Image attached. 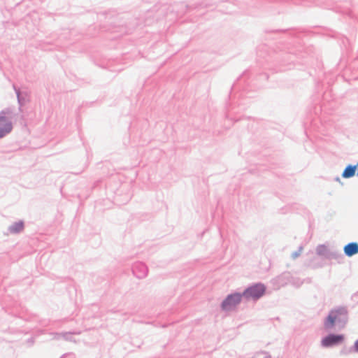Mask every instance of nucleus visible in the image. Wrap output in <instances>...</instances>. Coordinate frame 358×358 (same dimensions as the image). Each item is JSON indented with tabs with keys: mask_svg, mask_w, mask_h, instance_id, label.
<instances>
[{
	"mask_svg": "<svg viewBox=\"0 0 358 358\" xmlns=\"http://www.w3.org/2000/svg\"><path fill=\"white\" fill-rule=\"evenodd\" d=\"M266 292L264 284L257 283L248 287L243 293V296L248 299L257 300L262 297Z\"/></svg>",
	"mask_w": 358,
	"mask_h": 358,
	"instance_id": "f03ea898",
	"label": "nucleus"
},
{
	"mask_svg": "<svg viewBox=\"0 0 358 358\" xmlns=\"http://www.w3.org/2000/svg\"><path fill=\"white\" fill-rule=\"evenodd\" d=\"M357 167H358V163L357 165H355V166H352V165L348 166L343 171V172L342 173V177L344 178H349L354 176Z\"/></svg>",
	"mask_w": 358,
	"mask_h": 358,
	"instance_id": "0eeeda50",
	"label": "nucleus"
},
{
	"mask_svg": "<svg viewBox=\"0 0 358 358\" xmlns=\"http://www.w3.org/2000/svg\"><path fill=\"white\" fill-rule=\"evenodd\" d=\"M357 175H358V169H357Z\"/></svg>",
	"mask_w": 358,
	"mask_h": 358,
	"instance_id": "9d476101",
	"label": "nucleus"
},
{
	"mask_svg": "<svg viewBox=\"0 0 358 358\" xmlns=\"http://www.w3.org/2000/svg\"><path fill=\"white\" fill-rule=\"evenodd\" d=\"M343 340L344 336L343 335L331 334L322 340V346L327 348L340 343L343 342Z\"/></svg>",
	"mask_w": 358,
	"mask_h": 358,
	"instance_id": "20e7f679",
	"label": "nucleus"
},
{
	"mask_svg": "<svg viewBox=\"0 0 358 358\" xmlns=\"http://www.w3.org/2000/svg\"><path fill=\"white\" fill-rule=\"evenodd\" d=\"M24 228V224L22 222H18L13 224L10 227V230L13 233H17L21 231Z\"/></svg>",
	"mask_w": 358,
	"mask_h": 358,
	"instance_id": "6e6552de",
	"label": "nucleus"
},
{
	"mask_svg": "<svg viewBox=\"0 0 358 358\" xmlns=\"http://www.w3.org/2000/svg\"><path fill=\"white\" fill-rule=\"evenodd\" d=\"M344 252L348 256L351 257L358 253V244L357 243H350L344 247Z\"/></svg>",
	"mask_w": 358,
	"mask_h": 358,
	"instance_id": "423d86ee",
	"label": "nucleus"
},
{
	"mask_svg": "<svg viewBox=\"0 0 358 358\" xmlns=\"http://www.w3.org/2000/svg\"><path fill=\"white\" fill-rule=\"evenodd\" d=\"M354 348L356 352H358V340L355 342Z\"/></svg>",
	"mask_w": 358,
	"mask_h": 358,
	"instance_id": "1a4fd4ad",
	"label": "nucleus"
},
{
	"mask_svg": "<svg viewBox=\"0 0 358 358\" xmlns=\"http://www.w3.org/2000/svg\"><path fill=\"white\" fill-rule=\"evenodd\" d=\"M12 128V124L9 120L2 114H0V138L10 132Z\"/></svg>",
	"mask_w": 358,
	"mask_h": 358,
	"instance_id": "39448f33",
	"label": "nucleus"
},
{
	"mask_svg": "<svg viewBox=\"0 0 358 358\" xmlns=\"http://www.w3.org/2000/svg\"><path fill=\"white\" fill-rule=\"evenodd\" d=\"M347 320V311L345 308H341L333 310L328 315L327 320L324 322V326L327 329L332 327L334 324L338 322H345Z\"/></svg>",
	"mask_w": 358,
	"mask_h": 358,
	"instance_id": "f257e3e1",
	"label": "nucleus"
},
{
	"mask_svg": "<svg viewBox=\"0 0 358 358\" xmlns=\"http://www.w3.org/2000/svg\"><path fill=\"white\" fill-rule=\"evenodd\" d=\"M243 294L234 293L229 295L222 303V308L224 310H229L236 307L241 301Z\"/></svg>",
	"mask_w": 358,
	"mask_h": 358,
	"instance_id": "7ed1b4c3",
	"label": "nucleus"
}]
</instances>
